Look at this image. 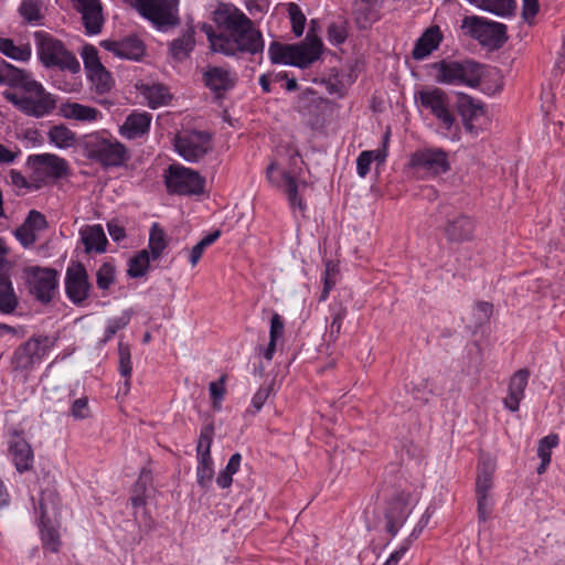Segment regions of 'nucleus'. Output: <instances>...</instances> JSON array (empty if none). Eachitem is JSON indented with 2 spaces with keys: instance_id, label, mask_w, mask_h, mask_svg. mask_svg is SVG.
Instances as JSON below:
<instances>
[{
  "instance_id": "bb28decb",
  "label": "nucleus",
  "mask_w": 565,
  "mask_h": 565,
  "mask_svg": "<svg viewBox=\"0 0 565 565\" xmlns=\"http://www.w3.org/2000/svg\"><path fill=\"white\" fill-rule=\"evenodd\" d=\"M151 119V115L146 111H135L126 118L125 122L119 129V132L127 139L140 138L148 132Z\"/></svg>"
},
{
  "instance_id": "393cba45",
  "label": "nucleus",
  "mask_w": 565,
  "mask_h": 565,
  "mask_svg": "<svg viewBox=\"0 0 565 565\" xmlns=\"http://www.w3.org/2000/svg\"><path fill=\"white\" fill-rule=\"evenodd\" d=\"M444 233L451 243L468 242L473 238L475 222L467 215L457 214L447 221Z\"/></svg>"
},
{
  "instance_id": "de8ad7c7",
  "label": "nucleus",
  "mask_w": 565,
  "mask_h": 565,
  "mask_svg": "<svg viewBox=\"0 0 565 565\" xmlns=\"http://www.w3.org/2000/svg\"><path fill=\"white\" fill-rule=\"evenodd\" d=\"M338 274L339 271L337 266L333 263L328 262L326 264L323 275V289L320 296V301H324L328 298L331 289L337 285Z\"/></svg>"
},
{
  "instance_id": "052dcab7",
  "label": "nucleus",
  "mask_w": 565,
  "mask_h": 565,
  "mask_svg": "<svg viewBox=\"0 0 565 565\" xmlns=\"http://www.w3.org/2000/svg\"><path fill=\"white\" fill-rule=\"evenodd\" d=\"M328 39L332 44H341L347 39V30L341 24L332 23L328 28Z\"/></svg>"
},
{
  "instance_id": "dca6fc26",
  "label": "nucleus",
  "mask_w": 565,
  "mask_h": 565,
  "mask_svg": "<svg viewBox=\"0 0 565 565\" xmlns=\"http://www.w3.org/2000/svg\"><path fill=\"white\" fill-rule=\"evenodd\" d=\"M215 35H228L247 25L252 20L231 3H221L213 11Z\"/></svg>"
},
{
  "instance_id": "9b49d317",
  "label": "nucleus",
  "mask_w": 565,
  "mask_h": 565,
  "mask_svg": "<svg viewBox=\"0 0 565 565\" xmlns=\"http://www.w3.org/2000/svg\"><path fill=\"white\" fill-rule=\"evenodd\" d=\"M166 185L170 193L180 195L201 194L205 180L199 172L181 164H171L166 172Z\"/></svg>"
},
{
  "instance_id": "72a5a7b5",
  "label": "nucleus",
  "mask_w": 565,
  "mask_h": 565,
  "mask_svg": "<svg viewBox=\"0 0 565 565\" xmlns=\"http://www.w3.org/2000/svg\"><path fill=\"white\" fill-rule=\"evenodd\" d=\"M476 8L499 17H510L516 8L514 0H467Z\"/></svg>"
},
{
  "instance_id": "aec40b11",
  "label": "nucleus",
  "mask_w": 565,
  "mask_h": 565,
  "mask_svg": "<svg viewBox=\"0 0 565 565\" xmlns=\"http://www.w3.org/2000/svg\"><path fill=\"white\" fill-rule=\"evenodd\" d=\"M237 81V76L231 70L221 66H207L203 73V82L205 86L222 97L227 90L232 89Z\"/></svg>"
},
{
  "instance_id": "37998d69",
  "label": "nucleus",
  "mask_w": 565,
  "mask_h": 565,
  "mask_svg": "<svg viewBox=\"0 0 565 565\" xmlns=\"http://www.w3.org/2000/svg\"><path fill=\"white\" fill-rule=\"evenodd\" d=\"M149 265L150 256L148 252L146 249L140 250L129 260L127 274L132 278L141 277L147 273Z\"/></svg>"
},
{
  "instance_id": "49530a36",
  "label": "nucleus",
  "mask_w": 565,
  "mask_h": 565,
  "mask_svg": "<svg viewBox=\"0 0 565 565\" xmlns=\"http://www.w3.org/2000/svg\"><path fill=\"white\" fill-rule=\"evenodd\" d=\"M118 355H119V372L121 376L126 379V386H129V379L131 376V355L130 349L127 344L119 342L118 344Z\"/></svg>"
},
{
  "instance_id": "774afa93",
  "label": "nucleus",
  "mask_w": 565,
  "mask_h": 565,
  "mask_svg": "<svg viewBox=\"0 0 565 565\" xmlns=\"http://www.w3.org/2000/svg\"><path fill=\"white\" fill-rule=\"evenodd\" d=\"M108 233L115 242H119L126 236L125 228L116 222L107 224Z\"/></svg>"
},
{
  "instance_id": "603ef678",
  "label": "nucleus",
  "mask_w": 565,
  "mask_h": 565,
  "mask_svg": "<svg viewBox=\"0 0 565 565\" xmlns=\"http://www.w3.org/2000/svg\"><path fill=\"white\" fill-rule=\"evenodd\" d=\"M213 427L207 425L201 429L196 451L198 455H203L205 451L211 454V446L213 441Z\"/></svg>"
},
{
  "instance_id": "b1692460",
  "label": "nucleus",
  "mask_w": 565,
  "mask_h": 565,
  "mask_svg": "<svg viewBox=\"0 0 565 565\" xmlns=\"http://www.w3.org/2000/svg\"><path fill=\"white\" fill-rule=\"evenodd\" d=\"M530 375L531 372L527 369H520L511 375L508 383V393L503 398V404L510 412L514 413L519 411L520 403L524 398Z\"/></svg>"
},
{
  "instance_id": "a18cd8bd",
  "label": "nucleus",
  "mask_w": 565,
  "mask_h": 565,
  "mask_svg": "<svg viewBox=\"0 0 565 565\" xmlns=\"http://www.w3.org/2000/svg\"><path fill=\"white\" fill-rule=\"evenodd\" d=\"M458 109L462 116L476 117L482 114L481 105L463 93L458 95Z\"/></svg>"
},
{
  "instance_id": "2eb2a0df",
  "label": "nucleus",
  "mask_w": 565,
  "mask_h": 565,
  "mask_svg": "<svg viewBox=\"0 0 565 565\" xmlns=\"http://www.w3.org/2000/svg\"><path fill=\"white\" fill-rule=\"evenodd\" d=\"M419 102L425 109H428L446 129H450L456 120L450 110V98L441 88L433 87L420 90Z\"/></svg>"
},
{
  "instance_id": "ddd939ff",
  "label": "nucleus",
  "mask_w": 565,
  "mask_h": 565,
  "mask_svg": "<svg viewBox=\"0 0 565 565\" xmlns=\"http://www.w3.org/2000/svg\"><path fill=\"white\" fill-rule=\"evenodd\" d=\"M29 289L42 302H50L57 287V271L52 268L31 266L24 269Z\"/></svg>"
},
{
  "instance_id": "6ab92c4d",
  "label": "nucleus",
  "mask_w": 565,
  "mask_h": 565,
  "mask_svg": "<svg viewBox=\"0 0 565 565\" xmlns=\"http://www.w3.org/2000/svg\"><path fill=\"white\" fill-rule=\"evenodd\" d=\"M73 7L81 13L87 34L102 32L105 19L100 0H73Z\"/></svg>"
},
{
  "instance_id": "4d7b16f0",
  "label": "nucleus",
  "mask_w": 565,
  "mask_h": 565,
  "mask_svg": "<svg viewBox=\"0 0 565 565\" xmlns=\"http://www.w3.org/2000/svg\"><path fill=\"white\" fill-rule=\"evenodd\" d=\"M491 498L490 495H477V512L480 522H486L491 512Z\"/></svg>"
},
{
  "instance_id": "c756f323",
  "label": "nucleus",
  "mask_w": 565,
  "mask_h": 565,
  "mask_svg": "<svg viewBox=\"0 0 565 565\" xmlns=\"http://www.w3.org/2000/svg\"><path fill=\"white\" fill-rule=\"evenodd\" d=\"M441 33L438 26L428 28L423 35L416 41L413 50V57L415 60H424L434 50H436L441 41Z\"/></svg>"
},
{
  "instance_id": "e2e57ef3",
  "label": "nucleus",
  "mask_w": 565,
  "mask_h": 565,
  "mask_svg": "<svg viewBox=\"0 0 565 565\" xmlns=\"http://www.w3.org/2000/svg\"><path fill=\"white\" fill-rule=\"evenodd\" d=\"M270 388L269 387H259L258 391L254 394L252 398V406L255 412H259L264 406L265 402L269 397Z\"/></svg>"
},
{
  "instance_id": "680f3d73",
  "label": "nucleus",
  "mask_w": 565,
  "mask_h": 565,
  "mask_svg": "<svg viewBox=\"0 0 565 565\" xmlns=\"http://www.w3.org/2000/svg\"><path fill=\"white\" fill-rule=\"evenodd\" d=\"M539 0H522V17L531 22L539 12Z\"/></svg>"
},
{
  "instance_id": "4468645a",
  "label": "nucleus",
  "mask_w": 565,
  "mask_h": 565,
  "mask_svg": "<svg viewBox=\"0 0 565 565\" xmlns=\"http://www.w3.org/2000/svg\"><path fill=\"white\" fill-rule=\"evenodd\" d=\"M174 147L184 160L196 162L211 151V136L204 131H184L175 137Z\"/></svg>"
},
{
  "instance_id": "4be33fe9",
  "label": "nucleus",
  "mask_w": 565,
  "mask_h": 565,
  "mask_svg": "<svg viewBox=\"0 0 565 565\" xmlns=\"http://www.w3.org/2000/svg\"><path fill=\"white\" fill-rule=\"evenodd\" d=\"M100 45L119 58L138 61L145 54V45L136 36H127L120 41L104 40Z\"/></svg>"
},
{
  "instance_id": "3c124183",
  "label": "nucleus",
  "mask_w": 565,
  "mask_h": 565,
  "mask_svg": "<svg viewBox=\"0 0 565 565\" xmlns=\"http://www.w3.org/2000/svg\"><path fill=\"white\" fill-rule=\"evenodd\" d=\"M347 316V309L343 306H339L338 310L332 315V321L330 323L329 339L337 341L341 333L342 322Z\"/></svg>"
},
{
  "instance_id": "69168bd1",
  "label": "nucleus",
  "mask_w": 565,
  "mask_h": 565,
  "mask_svg": "<svg viewBox=\"0 0 565 565\" xmlns=\"http://www.w3.org/2000/svg\"><path fill=\"white\" fill-rule=\"evenodd\" d=\"M129 321L130 316L127 312H125L120 317L109 319L107 321V327L118 332L119 330L124 329L129 323Z\"/></svg>"
},
{
  "instance_id": "4c0bfd02",
  "label": "nucleus",
  "mask_w": 565,
  "mask_h": 565,
  "mask_svg": "<svg viewBox=\"0 0 565 565\" xmlns=\"http://www.w3.org/2000/svg\"><path fill=\"white\" fill-rule=\"evenodd\" d=\"M148 246L150 248L152 259L159 258L167 247L166 233L158 223H153L151 225Z\"/></svg>"
},
{
  "instance_id": "f3484780",
  "label": "nucleus",
  "mask_w": 565,
  "mask_h": 565,
  "mask_svg": "<svg viewBox=\"0 0 565 565\" xmlns=\"http://www.w3.org/2000/svg\"><path fill=\"white\" fill-rule=\"evenodd\" d=\"M92 285L85 266L81 263H73L65 274V292L68 299L75 303H83L88 297Z\"/></svg>"
},
{
  "instance_id": "58836bf2",
  "label": "nucleus",
  "mask_w": 565,
  "mask_h": 565,
  "mask_svg": "<svg viewBox=\"0 0 565 565\" xmlns=\"http://www.w3.org/2000/svg\"><path fill=\"white\" fill-rule=\"evenodd\" d=\"M284 321L278 313H274L270 319V330H269V343L264 353L266 360L270 361L276 350V342L284 334Z\"/></svg>"
},
{
  "instance_id": "5fc2aeb1",
  "label": "nucleus",
  "mask_w": 565,
  "mask_h": 565,
  "mask_svg": "<svg viewBox=\"0 0 565 565\" xmlns=\"http://www.w3.org/2000/svg\"><path fill=\"white\" fill-rule=\"evenodd\" d=\"M23 225L35 232L45 228L47 226V223L43 214L35 210H32L30 211Z\"/></svg>"
},
{
  "instance_id": "bf43d9fd",
  "label": "nucleus",
  "mask_w": 565,
  "mask_h": 565,
  "mask_svg": "<svg viewBox=\"0 0 565 565\" xmlns=\"http://www.w3.org/2000/svg\"><path fill=\"white\" fill-rule=\"evenodd\" d=\"M210 393L213 398V407L215 409H220L221 401L225 394L224 379H221L217 382H211L210 383Z\"/></svg>"
},
{
  "instance_id": "7ed1b4c3",
  "label": "nucleus",
  "mask_w": 565,
  "mask_h": 565,
  "mask_svg": "<svg viewBox=\"0 0 565 565\" xmlns=\"http://www.w3.org/2000/svg\"><path fill=\"white\" fill-rule=\"evenodd\" d=\"M435 81L444 85L476 88L480 85L484 76H497L495 68H488L484 65L472 61H448L443 60L433 64Z\"/></svg>"
},
{
  "instance_id": "9d476101",
  "label": "nucleus",
  "mask_w": 565,
  "mask_h": 565,
  "mask_svg": "<svg viewBox=\"0 0 565 565\" xmlns=\"http://www.w3.org/2000/svg\"><path fill=\"white\" fill-rule=\"evenodd\" d=\"M54 344L55 339L46 335L29 339L14 351L12 359L14 369L21 371L33 370L42 362Z\"/></svg>"
},
{
  "instance_id": "1a4fd4ad",
  "label": "nucleus",
  "mask_w": 565,
  "mask_h": 565,
  "mask_svg": "<svg viewBox=\"0 0 565 565\" xmlns=\"http://www.w3.org/2000/svg\"><path fill=\"white\" fill-rule=\"evenodd\" d=\"M137 11L158 29L178 25L179 0H136Z\"/></svg>"
},
{
  "instance_id": "09e8293b",
  "label": "nucleus",
  "mask_w": 565,
  "mask_h": 565,
  "mask_svg": "<svg viewBox=\"0 0 565 565\" xmlns=\"http://www.w3.org/2000/svg\"><path fill=\"white\" fill-rule=\"evenodd\" d=\"M559 443V438L556 434H550L543 437L539 441L537 456L541 460H551L552 449L555 448Z\"/></svg>"
},
{
  "instance_id": "473e14b6",
  "label": "nucleus",
  "mask_w": 565,
  "mask_h": 565,
  "mask_svg": "<svg viewBox=\"0 0 565 565\" xmlns=\"http://www.w3.org/2000/svg\"><path fill=\"white\" fill-rule=\"evenodd\" d=\"M47 139L62 150L75 147L77 141L76 134L63 124L52 126L47 131Z\"/></svg>"
},
{
  "instance_id": "39448f33",
  "label": "nucleus",
  "mask_w": 565,
  "mask_h": 565,
  "mask_svg": "<svg viewBox=\"0 0 565 565\" xmlns=\"http://www.w3.org/2000/svg\"><path fill=\"white\" fill-rule=\"evenodd\" d=\"M36 54L46 67H60L72 73L79 71V62L73 53L66 50L62 41L44 31L34 33Z\"/></svg>"
},
{
  "instance_id": "8fccbe9b",
  "label": "nucleus",
  "mask_w": 565,
  "mask_h": 565,
  "mask_svg": "<svg viewBox=\"0 0 565 565\" xmlns=\"http://www.w3.org/2000/svg\"><path fill=\"white\" fill-rule=\"evenodd\" d=\"M288 13L292 24V31L297 36L303 33L306 18L296 3L288 4Z\"/></svg>"
},
{
  "instance_id": "e433bc0d",
  "label": "nucleus",
  "mask_w": 565,
  "mask_h": 565,
  "mask_svg": "<svg viewBox=\"0 0 565 565\" xmlns=\"http://www.w3.org/2000/svg\"><path fill=\"white\" fill-rule=\"evenodd\" d=\"M196 480L201 488L209 489L214 477L213 460L211 454L206 451L198 455Z\"/></svg>"
},
{
  "instance_id": "6e6552de",
  "label": "nucleus",
  "mask_w": 565,
  "mask_h": 565,
  "mask_svg": "<svg viewBox=\"0 0 565 565\" xmlns=\"http://www.w3.org/2000/svg\"><path fill=\"white\" fill-rule=\"evenodd\" d=\"M28 166L32 170V180L38 183L63 179L71 172L68 162L55 153L31 154Z\"/></svg>"
},
{
  "instance_id": "7c9ffc66",
  "label": "nucleus",
  "mask_w": 565,
  "mask_h": 565,
  "mask_svg": "<svg viewBox=\"0 0 565 565\" xmlns=\"http://www.w3.org/2000/svg\"><path fill=\"white\" fill-rule=\"evenodd\" d=\"M9 270H0V312L10 315L19 306V298L8 275Z\"/></svg>"
},
{
  "instance_id": "864d4df0",
  "label": "nucleus",
  "mask_w": 565,
  "mask_h": 565,
  "mask_svg": "<svg viewBox=\"0 0 565 565\" xmlns=\"http://www.w3.org/2000/svg\"><path fill=\"white\" fill-rule=\"evenodd\" d=\"M89 407L87 397H79L75 399L71 407V415L75 419H85L89 417Z\"/></svg>"
},
{
  "instance_id": "6e6d98bb",
  "label": "nucleus",
  "mask_w": 565,
  "mask_h": 565,
  "mask_svg": "<svg viewBox=\"0 0 565 565\" xmlns=\"http://www.w3.org/2000/svg\"><path fill=\"white\" fill-rule=\"evenodd\" d=\"M14 236L24 247H30L36 241L35 232L23 224L15 230Z\"/></svg>"
},
{
  "instance_id": "f704fd0d",
  "label": "nucleus",
  "mask_w": 565,
  "mask_h": 565,
  "mask_svg": "<svg viewBox=\"0 0 565 565\" xmlns=\"http://www.w3.org/2000/svg\"><path fill=\"white\" fill-rule=\"evenodd\" d=\"M494 463L490 460H482L478 466L476 479V494L490 495L493 486Z\"/></svg>"
},
{
  "instance_id": "412c9836",
  "label": "nucleus",
  "mask_w": 565,
  "mask_h": 565,
  "mask_svg": "<svg viewBox=\"0 0 565 565\" xmlns=\"http://www.w3.org/2000/svg\"><path fill=\"white\" fill-rule=\"evenodd\" d=\"M8 450L18 472L23 473L33 468L34 455L30 444L18 433L8 441Z\"/></svg>"
},
{
  "instance_id": "20e7f679",
  "label": "nucleus",
  "mask_w": 565,
  "mask_h": 565,
  "mask_svg": "<svg viewBox=\"0 0 565 565\" xmlns=\"http://www.w3.org/2000/svg\"><path fill=\"white\" fill-rule=\"evenodd\" d=\"M321 47V41L308 34L306 40L298 44L273 42L268 47V55L274 64H286L306 68L320 57Z\"/></svg>"
},
{
  "instance_id": "a878e982",
  "label": "nucleus",
  "mask_w": 565,
  "mask_h": 565,
  "mask_svg": "<svg viewBox=\"0 0 565 565\" xmlns=\"http://www.w3.org/2000/svg\"><path fill=\"white\" fill-rule=\"evenodd\" d=\"M60 114L65 119L81 122H94L102 118V113L97 108L74 102L62 104Z\"/></svg>"
},
{
  "instance_id": "13d9d810",
  "label": "nucleus",
  "mask_w": 565,
  "mask_h": 565,
  "mask_svg": "<svg viewBox=\"0 0 565 565\" xmlns=\"http://www.w3.org/2000/svg\"><path fill=\"white\" fill-rule=\"evenodd\" d=\"M373 152L362 151L356 159V172L359 177L365 178L370 172V166L373 161Z\"/></svg>"
},
{
  "instance_id": "c85d7f7f",
  "label": "nucleus",
  "mask_w": 565,
  "mask_h": 565,
  "mask_svg": "<svg viewBox=\"0 0 565 565\" xmlns=\"http://www.w3.org/2000/svg\"><path fill=\"white\" fill-rule=\"evenodd\" d=\"M53 493H43L42 498L40 500V509H41V536H42V543L43 546L53 552L56 553L60 550L61 546V540L58 532L53 527L49 526L46 523V514H47V505H46V499L52 498Z\"/></svg>"
},
{
  "instance_id": "423d86ee",
  "label": "nucleus",
  "mask_w": 565,
  "mask_h": 565,
  "mask_svg": "<svg viewBox=\"0 0 565 565\" xmlns=\"http://www.w3.org/2000/svg\"><path fill=\"white\" fill-rule=\"evenodd\" d=\"M84 150L88 159L104 168L120 167L127 160V149L121 142L100 135L89 136L84 142Z\"/></svg>"
},
{
  "instance_id": "0e129e2a",
  "label": "nucleus",
  "mask_w": 565,
  "mask_h": 565,
  "mask_svg": "<svg viewBox=\"0 0 565 565\" xmlns=\"http://www.w3.org/2000/svg\"><path fill=\"white\" fill-rule=\"evenodd\" d=\"M10 248L4 238L0 237V270H10L12 264L7 259Z\"/></svg>"
},
{
  "instance_id": "c9c22d12",
  "label": "nucleus",
  "mask_w": 565,
  "mask_h": 565,
  "mask_svg": "<svg viewBox=\"0 0 565 565\" xmlns=\"http://www.w3.org/2000/svg\"><path fill=\"white\" fill-rule=\"evenodd\" d=\"M140 92L150 108L167 105L171 99L168 88L161 84L142 85Z\"/></svg>"
},
{
  "instance_id": "2f4dec72",
  "label": "nucleus",
  "mask_w": 565,
  "mask_h": 565,
  "mask_svg": "<svg viewBox=\"0 0 565 565\" xmlns=\"http://www.w3.org/2000/svg\"><path fill=\"white\" fill-rule=\"evenodd\" d=\"M195 31L188 26L181 36L174 39L169 46L170 55L177 61L188 58L195 46Z\"/></svg>"
},
{
  "instance_id": "a19ab883",
  "label": "nucleus",
  "mask_w": 565,
  "mask_h": 565,
  "mask_svg": "<svg viewBox=\"0 0 565 565\" xmlns=\"http://www.w3.org/2000/svg\"><path fill=\"white\" fill-rule=\"evenodd\" d=\"M0 52L12 60L22 62L31 57L29 45L17 46L10 39H0Z\"/></svg>"
},
{
  "instance_id": "79ce46f5",
  "label": "nucleus",
  "mask_w": 565,
  "mask_h": 565,
  "mask_svg": "<svg viewBox=\"0 0 565 565\" xmlns=\"http://www.w3.org/2000/svg\"><path fill=\"white\" fill-rule=\"evenodd\" d=\"M280 177L281 182H277V184L284 188L286 194L288 195L290 206L292 209L299 207L300 210H303L302 202L298 198V190L300 185L297 183L295 178L287 172H281Z\"/></svg>"
},
{
  "instance_id": "f8f14e48",
  "label": "nucleus",
  "mask_w": 565,
  "mask_h": 565,
  "mask_svg": "<svg viewBox=\"0 0 565 565\" xmlns=\"http://www.w3.org/2000/svg\"><path fill=\"white\" fill-rule=\"evenodd\" d=\"M418 502V493L411 490H396L386 509V529L394 536L405 523Z\"/></svg>"
},
{
  "instance_id": "c03bdc74",
  "label": "nucleus",
  "mask_w": 565,
  "mask_h": 565,
  "mask_svg": "<svg viewBox=\"0 0 565 565\" xmlns=\"http://www.w3.org/2000/svg\"><path fill=\"white\" fill-rule=\"evenodd\" d=\"M115 282V267L109 263H104L96 271V284L98 289L106 291Z\"/></svg>"
},
{
  "instance_id": "338daca9",
  "label": "nucleus",
  "mask_w": 565,
  "mask_h": 565,
  "mask_svg": "<svg viewBox=\"0 0 565 565\" xmlns=\"http://www.w3.org/2000/svg\"><path fill=\"white\" fill-rule=\"evenodd\" d=\"M409 543H403L399 548L393 552L383 565H397L408 551Z\"/></svg>"
},
{
  "instance_id": "a211bd4d",
  "label": "nucleus",
  "mask_w": 565,
  "mask_h": 565,
  "mask_svg": "<svg viewBox=\"0 0 565 565\" xmlns=\"http://www.w3.org/2000/svg\"><path fill=\"white\" fill-rule=\"evenodd\" d=\"M409 167L424 170L433 175H439L450 170L448 156L439 148H425L415 151L411 157Z\"/></svg>"
},
{
  "instance_id": "f257e3e1",
  "label": "nucleus",
  "mask_w": 565,
  "mask_h": 565,
  "mask_svg": "<svg viewBox=\"0 0 565 565\" xmlns=\"http://www.w3.org/2000/svg\"><path fill=\"white\" fill-rule=\"evenodd\" d=\"M0 84L21 88V94L4 92L3 97L23 114L42 118L56 107V98L34 81L29 73L9 63L0 64Z\"/></svg>"
},
{
  "instance_id": "0eeeda50",
  "label": "nucleus",
  "mask_w": 565,
  "mask_h": 565,
  "mask_svg": "<svg viewBox=\"0 0 565 565\" xmlns=\"http://www.w3.org/2000/svg\"><path fill=\"white\" fill-rule=\"evenodd\" d=\"M465 35L477 40L481 45L500 47L507 41V26L478 15L465 17L461 22Z\"/></svg>"
},
{
  "instance_id": "cd10ccee",
  "label": "nucleus",
  "mask_w": 565,
  "mask_h": 565,
  "mask_svg": "<svg viewBox=\"0 0 565 565\" xmlns=\"http://www.w3.org/2000/svg\"><path fill=\"white\" fill-rule=\"evenodd\" d=\"M81 241L86 253H104L107 238L100 224L85 225L79 231Z\"/></svg>"
},
{
  "instance_id": "5701e85b",
  "label": "nucleus",
  "mask_w": 565,
  "mask_h": 565,
  "mask_svg": "<svg viewBox=\"0 0 565 565\" xmlns=\"http://www.w3.org/2000/svg\"><path fill=\"white\" fill-rule=\"evenodd\" d=\"M82 58L84 67L89 77L97 83L98 88H109V73L99 61L98 51L95 46L86 44L82 49Z\"/></svg>"
},
{
  "instance_id": "f03ea898",
  "label": "nucleus",
  "mask_w": 565,
  "mask_h": 565,
  "mask_svg": "<svg viewBox=\"0 0 565 565\" xmlns=\"http://www.w3.org/2000/svg\"><path fill=\"white\" fill-rule=\"evenodd\" d=\"M201 30L205 33L213 52L226 56H239L255 55L264 51L263 35L253 21L228 35H215L214 28L206 23L202 24Z\"/></svg>"
},
{
  "instance_id": "ea45409f",
  "label": "nucleus",
  "mask_w": 565,
  "mask_h": 565,
  "mask_svg": "<svg viewBox=\"0 0 565 565\" xmlns=\"http://www.w3.org/2000/svg\"><path fill=\"white\" fill-rule=\"evenodd\" d=\"M43 3L40 0H23L19 7V13L29 23H40L44 18Z\"/></svg>"
}]
</instances>
